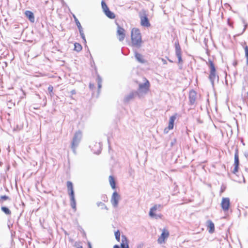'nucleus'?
I'll return each mask as SVG.
<instances>
[{
  "label": "nucleus",
  "mask_w": 248,
  "mask_h": 248,
  "mask_svg": "<svg viewBox=\"0 0 248 248\" xmlns=\"http://www.w3.org/2000/svg\"><path fill=\"white\" fill-rule=\"evenodd\" d=\"M131 42L132 45L137 48H140L142 44L140 31L137 28H133L131 31Z\"/></svg>",
  "instance_id": "1"
},
{
  "label": "nucleus",
  "mask_w": 248,
  "mask_h": 248,
  "mask_svg": "<svg viewBox=\"0 0 248 248\" xmlns=\"http://www.w3.org/2000/svg\"><path fill=\"white\" fill-rule=\"evenodd\" d=\"M143 82L139 84L138 94L140 97L147 93L150 86L149 81L146 78H143Z\"/></svg>",
  "instance_id": "2"
},
{
  "label": "nucleus",
  "mask_w": 248,
  "mask_h": 248,
  "mask_svg": "<svg viewBox=\"0 0 248 248\" xmlns=\"http://www.w3.org/2000/svg\"><path fill=\"white\" fill-rule=\"evenodd\" d=\"M208 65L210 68V74L209 78L212 83V84L214 85V81L216 79H218V77L216 74V68L213 62L209 60L208 62Z\"/></svg>",
  "instance_id": "3"
},
{
  "label": "nucleus",
  "mask_w": 248,
  "mask_h": 248,
  "mask_svg": "<svg viewBox=\"0 0 248 248\" xmlns=\"http://www.w3.org/2000/svg\"><path fill=\"white\" fill-rule=\"evenodd\" d=\"M101 6L103 9V10L105 13V14L107 16L108 18L110 19H114L115 17V14L111 12L107 5L105 3V2L103 0L101 1Z\"/></svg>",
  "instance_id": "4"
},
{
  "label": "nucleus",
  "mask_w": 248,
  "mask_h": 248,
  "mask_svg": "<svg viewBox=\"0 0 248 248\" xmlns=\"http://www.w3.org/2000/svg\"><path fill=\"white\" fill-rule=\"evenodd\" d=\"M175 54L178 59V63H182L183 60L182 59L181 48L178 42L175 43Z\"/></svg>",
  "instance_id": "5"
},
{
  "label": "nucleus",
  "mask_w": 248,
  "mask_h": 248,
  "mask_svg": "<svg viewBox=\"0 0 248 248\" xmlns=\"http://www.w3.org/2000/svg\"><path fill=\"white\" fill-rule=\"evenodd\" d=\"M230 206V199L228 198H223L221 202V206L222 210L226 212L228 211Z\"/></svg>",
  "instance_id": "6"
},
{
  "label": "nucleus",
  "mask_w": 248,
  "mask_h": 248,
  "mask_svg": "<svg viewBox=\"0 0 248 248\" xmlns=\"http://www.w3.org/2000/svg\"><path fill=\"white\" fill-rule=\"evenodd\" d=\"M169 232L166 229L162 230V233L157 239L159 244H161L165 242V240L169 237Z\"/></svg>",
  "instance_id": "7"
},
{
  "label": "nucleus",
  "mask_w": 248,
  "mask_h": 248,
  "mask_svg": "<svg viewBox=\"0 0 248 248\" xmlns=\"http://www.w3.org/2000/svg\"><path fill=\"white\" fill-rule=\"evenodd\" d=\"M239 155H238V151L237 149L235 150V153L234 154V168L233 170V172L234 173H236L238 171V166H239Z\"/></svg>",
  "instance_id": "8"
},
{
  "label": "nucleus",
  "mask_w": 248,
  "mask_h": 248,
  "mask_svg": "<svg viewBox=\"0 0 248 248\" xmlns=\"http://www.w3.org/2000/svg\"><path fill=\"white\" fill-rule=\"evenodd\" d=\"M197 99V93L195 91L191 90L189 93V100L190 105H193Z\"/></svg>",
  "instance_id": "9"
},
{
  "label": "nucleus",
  "mask_w": 248,
  "mask_h": 248,
  "mask_svg": "<svg viewBox=\"0 0 248 248\" xmlns=\"http://www.w3.org/2000/svg\"><path fill=\"white\" fill-rule=\"evenodd\" d=\"M117 35L120 41H123L124 39V29L117 24Z\"/></svg>",
  "instance_id": "10"
},
{
  "label": "nucleus",
  "mask_w": 248,
  "mask_h": 248,
  "mask_svg": "<svg viewBox=\"0 0 248 248\" xmlns=\"http://www.w3.org/2000/svg\"><path fill=\"white\" fill-rule=\"evenodd\" d=\"M140 24L141 26L144 27H149L150 26L147 16L145 14L143 16H140Z\"/></svg>",
  "instance_id": "11"
},
{
  "label": "nucleus",
  "mask_w": 248,
  "mask_h": 248,
  "mask_svg": "<svg viewBox=\"0 0 248 248\" xmlns=\"http://www.w3.org/2000/svg\"><path fill=\"white\" fill-rule=\"evenodd\" d=\"M161 208L160 204H155L152 207L149 212V216L150 217H153L154 216H157V215L155 213V212L157 210H159Z\"/></svg>",
  "instance_id": "12"
},
{
  "label": "nucleus",
  "mask_w": 248,
  "mask_h": 248,
  "mask_svg": "<svg viewBox=\"0 0 248 248\" xmlns=\"http://www.w3.org/2000/svg\"><path fill=\"white\" fill-rule=\"evenodd\" d=\"M119 199H120V196L118 195V194L116 192H114L113 193V195H112V196L111 198V202L114 206H116L117 205Z\"/></svg>",
  "instance_id": "13"
},
{
  "label": "nucleus",
  "mask_w": 248,
  "mask_h": 248,
  "mask_svg": "<svg viewBox=\"0 0 248 248\" xmlns=\"http://www.w3.org/2000/svg\"><path fill=\"white\" fill-rule=\"evenodd\" d=\"M67 187L70 197H72L73 198L74 196V192L73 189V185L71 182L68 181L67 182Z\"/></svg>",
  "instance_id": "14"
},
{
  "label": "nucleus",
  "mask_w": 248,
  "mask_h": 248,
  "mask_svg": "<svg viewBox=\"0 0 248 248\" xmlns=\"http://www.w3.org/2000/svg\"><path fill=\"white\" fill-rule=\"evenodd\" d=\"M135 56L137 61L141 63H144L146 62L144 56L137 51L135 52Z\"/></svg>",
  "instance_id": "15"
},
{
  "label": "nucleus",
  "mask_w": 248,
  "mask_h": 248,
  "mask_svg": "<svg viewBox=\"0 0 248 248\" xmlns=\"http://www.w3.org/2000/svg\"><path fill=\"white\" fill-rule=\"evenodd\" d=\"M207 226L208 231L210 233H212L215 231V225L214 223L210 220L207 221Z\"/></svg>",
  "instance_id": "16"
},
{
  "label": "nucleus",
  "mask_w": 248,
  "mask_h": 248,
  "mask_svg": "<svg viewBox=\"0 0 248 248\" xmlns=\"http://www.w3.org/2000/svg\"><path fill=\"white\" fill-rule=\"evenodd\" d=\"M25 15L31 22L33 23L34 22V16L32 12L30 11H26Z\"/></svg>",
  "instance_id": "17"
},
{
  "label": "nucleus",
  "mask_w": 248,
  "mask_h": 248,
  "mask_svg": "<svg viewBox=\"0 0 248 248\" xmlns=\"http://www.w3.org/2000/svg\"><path fill=\"white\" fill-rule=\"evenodd\" d=\"M176 119V116L175 115L171 116L169 120V123L168 126V129L171 130L173 128L174 122Z\"/></svg>",
  "instance_id": "18"
},
{
  "label": "nucleus",
  "mask_w": 248,
  "mask_h": 248,
  "mask_svg": "<svg viewBox=\"0 0 248 248\" xmlns=\"http://www.w3.org/2000/svg\"><path fill=\"white\" fill-rule=\"evenodd\" d=\"M109 182L112 189H114L116 188L115 180L113 176H109L108 178Z\"/></svg>",
  "instance_id": "19"
},
{
  "label": "nucleus",
  "mask_w": 248,
  "mask_h": 248,
  "mask_svg": "<svg viewBox=\"0 0 248 248\" xmlns=\"http://www.w3.org/2000/svg\"><path fill=\"white\" fill-rule=\"evenodd\" d=\"M82 47L80 44L78 43H75V44H74V50H76L78 52H79L82 50Z\"/></svg>",
  "instance_id": "20"
},
{
  "label": "nucleus",
  "mask_w": 248,
  "mask_h": 248,
  "mask_svg": "<svg viewBox=\"0 0 248 248\" xmlns=\"http://www.w3.org/2000/svg\"><path fill=\"white\" fill-rule=\"evenodd\" d=\"M70 197V200H71V205L74 209L76 210V200L75 199V197L73 196V198H72V197Z\"/></svg>",
  "instance_id": "21"
},
{
  "label": "nucleus",
  "mask_w": 248,
  "mask_h": 248,
  "mask_svg": "<svg viewBox=\"0 0 248 248\" xmlns=\"http://www.w3.org/2000/svg\"><path fill=\"white\" fill-rule=\"evenodd\" d=\"M1 209V210L6 215H9L11 214L10 210L6 207L2 206Z\"/></svg>",
  "instance_id": "22"
},
{
  "label": "nucleus",
  "mask_w": 248,
  "mask_h": 248,
  "mask_svg": "<svg viewBox=\"0 0 248 248\" xmlns=\"http://www.w3.org/2000/svg\"><path fill=\"white\" fill-rule=\"evenodd\" d=\"M115 238H116V240L118 242H120V232L119 231H117V232H115Z\"/></svg>",
  "instance_id": "23"
},
{
  "label": "nucleus",
  "mask_w": 248,
  "mask_h": 248,
  "mask_svg": "<svg viewBox=\"0 0 248 248\" xmlns=\"http://www.w3.org/2000/svg\"><path fill=\"white\" fill-rule=\"evenodd\" d=\"M244 49L245 51V56L247 59V64L248 65V46H246Z\"/></svg>",
  "instance_id": "24"
},
{
  "label": "nucleus",
  "mask_w": 248,
  "mask_h": 248,
  "mask_svg": "<svg viewBox=\"0 0 248 248\" xmlns=\"http://www.w3.org/2000/svg\"><path fill=\"white\" fill-rule=\"evenodd\" d=\"M75 22L76 23L77 26H78L79 30L80 31V29H81V26L79 22V21L78 20V19L75 20Z\"/></svg>",
  "instance_id": "25"
},
{
  "label": "nucleus",
  "mask_w": 248,
  "mask_h": 248,
  "mask_svg": "<svg viewBox=\"0 0 248 248\" xmlns=\"http://www.w3.org/2000/svg\"><path fill=\"white\" fill-rule=\"evenodd\" d=\"M113 248H124V241H122V243L121 244V247L118 245H115L113 247Z\"/></svg>",
  "instance_id": "26"
},
{
  "label": "nucleus",
  "mask_w": 248,
  "mask_h": 248,
  "mask_svg": "<svg viewBox=\"0 0 248 248\" xmlns=\"http://www.w3.org/2000/svg\"><path fill=\"white\" fill-rule=\"evenodd\" d=\"M77 137H78V134L77 133L75 134V137L74 138L73 141L72 142V146H74L75 143L77 142Z\"/></svg>",
  "instance_id": "27"
},
{
  "label": "nucleus",
  "mask_w": 248,
  "mask_h": 248,
  "mask_svg": "<svg viewBox=\"0 0 248 248\" xmlns=\"http://www.w3.org/2000/svg\"><path fill=\"white\" fill-rule=\"evenodd\" d=\"M0 199L2 200V201H6L9 199V198L6 195H4L0 196Z\"/></svg>",
  "instance_id": "28"
},
{
  "label": "nucleus",
  "mask_w": 248,
  "mask_h": 248,
  "mask_svg": "<svg viewBox=\"0 0 248 248\" xmlns=\"http://www.w3.org/2000/svg\"><path fill=\"white\" fill-rule=\"evenodd\" d=\"M48 91L50 94L53 93V87L52 86H49L48 87Z\"/></svg>",
  "instance_id": "29"
},
{
  "label": "nucleus",
  "mask_w": 248,
  "mask_h": 248,
  "mask_svg": "<svg viewBox=\"0 0 248 248\" xmlns=\"http://www.w3.org/2000/svg\"><path fill=\"white\" fill-rule=\"evenodd\" d=\"M124 248H129L127 242V239L125 237V247H124Z\"/></svg>",
  "instance_id": "30"
},
{
  "label": "nucleus",
  "mask_w": 248,
  "mask_h": 248,
  "mask_svg": "<svg viewBox=\"0 0 248 248\" xmlns=\"http://www.w3.org/2000/svg\"><path fill=\"white\" fill-rule=\"evenodd\" d=\"M162 215H157V216H154L153 217L155 218V219L157 218H161Z\"/></svg>",
  "instance_id": "31"
},
{
  "label": "nucleus",
  "mask_w": 248,
  "mask_h": 248,
  "mask_svg": "<svg viewBox=\"0 0 248 248\" xmlns=\"http://www.w3.org/2000/svg\"><path fill=\"white\" fill-rule=\"evenodd\" d=\"M225 188L224 187H223L222 186L221 187V189L220 190V193H222L224 192V190H225Z\"/></svg>",
  "instance_id": "32"
},
{
  "label": "nucleus",
  "mask_w": 248,
  "mask_h": 248,
  "mask_svg": "<svg viewBox=\"0 0 248 248\" xmlns=\"http://www.w3.org/2000/svg\"><path fill=\"white\" fill-rule=\"evenodd\" d=\"M162 61L163 62L164 64H167V62L165 60L162 59Z\"/></svg>",
  "instance_id": "33"
},
{
  "label": "nucleus",
  "mask_w": 248,
  "mask_h": 248,
  "mask_svg": "<svg viewBox=\"0 0 248 248\" xmlns=\"http://www.w3.org/2000/svg\"><path fill=\"white\" fill-rule=\"evenodd\" d=\"M246 27H247V25H245V28H244V31L245 30V29H246Z\"/></svg>",
  "instance_id": "34"
},
{
  "label": "nucleus",
  "mask_w": 248,
  "mask_h": 248,
  "mask_svg": "<svg viewBox=\"0 0 248 248\" xmlns=\"http://www.w3.org/2000/svg\"><path fill=\"white\" fill-rule=\"evenodd\" d=\"M89 248H92L91 245L90 244H89Z\"/></svg>",
  "instance_id": "35"
},
{
  "label": "nucleus",
  "mask_w": 248,
  "mask_h": 248,
  "mask_svg": "<svg viewBox=\"0 0 248 248\" xmlns=\"http://www.w3.org/2000/svg\"><path fill=\"white\" fill-rule=\"evenodd\" d=\"M74 19H75V20H76V19H78L75 16H74Z\"/></svg>",
  "instance_id": "36"
},
{
  "label": "nucleus",
  "mask_w": 248,
  "mask_h": 248,
  "mask_svg": "<svg viewBox=\"0 0 248 248\" xmlns=\"http://www.w3.org/2000/svg\"><path fill=\"white\" fill-rule=\"evenodd\" d=\"M164 131H165V132H166V133L168 132V131H166V129H164Z\"/></svg>",
  "instance_id": "37"
},
{
  "label": "nucleus",
  "mask_w": 248,
  "mask_h": 248,
  "mask_svg": "<svg viewBox=\"0 0 248 248\" xmlns=\"http://www.w3.org/2000/svg\"><path fill=\"white\" fill-rule=\"evenodd\" d=\"M169 61L170 62H172V61H171L170 60H169Z\"/></svg>",
  "instance_id": "38"
},
{
  "label": "nucleus",
  "mask_w": 248,
  "mask_h": 248,
  "mask_svg": "<svg viewBox=\"0 0 248 248\" xmlns=\"http://www.w3.org/2000/svg\"><path fill=\"white\" fill-rule=\"evenodd\" d=\"M78 248H82V247H79Z\"/></svg>",
  "instance_id": "39"
},
{
  "label": "nucleus",
  "mask_w": 248,
  "mask_h": 248,
  "mask_svg": "<svg viewBox=\"0 0 248 248\" xmlns=\"http://www.w3.org/2000/svg\"><path fill=\"white\" fill-rule=\"evenodd\" d=\"M78 248H82V247H79Z\"/></svg>",
  "instance_id": "40"
},
{
  "label": "nucleus",
  "mask_w": 248,
  "mask_h": 248,
  "mask_svg": "<svg viewBox=\"0 0 248 248\" xmlns=\"http://www.w3.org/2000/svg\"><path fill=\"white\" fill-rule=\"evenodd\" d=\"M247 94H248V92L247 93Z\"/></svg>",
  "instance_id": "41"
}]
</instances>
